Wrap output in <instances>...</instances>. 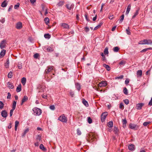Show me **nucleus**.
<instances>
[{"label": "nucleus", "instance_id": "f257e3e1", "mask_svg": "<svg viewBox=\"0 0 152 152\" xmlns=\"http://www.w3.org/2000/svg\"><path fill=\"white\" fill-rule=\"evenodd\" d=\"M33 114L35 115H39L42 113L41 110L37 107H34L32 109Z\"/></svg>", "mask_w": 152, "mask_h": 152}, {"label": "nucleus", "instance_id": "f03ea898", "mask_svg": "<svg viewBox=\"0 0 152 152\" xmlns=\"http://www.w3.org/2000/svg\"><path fill=\"white\" fill-rule=\"evenodd\" d=\"M140 45H152V41L151 39H144L139 42Z\"/></svg>", "mask_w": 152, "mask_h": 152}, {"label": "nucleus", "instance_id": "7ed1b4c3", "mask_svg": "<svg viewBox=\"0 0 152 152\" xmlns=\"http://www.w3.org/2000/svg\"><path fill=\"white\" fill-rule=\"evenodd\" d=\"M58 120L63 122L66 123L67 121V119L64 116V115H62L59 117Z\"/></svg>", "mask_w": 152, "mask_h": 152}, {"label": "nucleus", "instance_id": "20e7f679", "mask_svg": "<svg viewBox=\"0 0 152 152\" xmlns=\"http://www.w3.org/2000/svg\"><path fill=\"white\" fill-rule=\"evenodd\" d=\"M16 102L15 101H14L12 104V109L10 110V117L12 115L13 111L16 108Z\"/></svg>", "mask_w": 152, "mask_h": 152}, {"label": "nucleus", "instance_id": "39448f33", "mask_svg": "<svg viewBox=\"0 0 152 152\" xmlns=\"http://www.w3.org/2000/svg\"><path fill=\"white\" fill-rule=\"evenodd\" d=\"M7 44L6 41L5 40H4L1 41L0 43V47L1 49L4 48L6 46Z\"/></svg>", "mask_w": 152, "mask_h": 152}, {"label": "nucleus", "instance_id": "423d86ee", "mask_svg": "<svg viewBox=\"0 0 152 152\" xmlns=\"http://www.w3.org/2000/svg\"><path fill=\"white\" fill-rule=\"evenodd\" d=\"M107 115V112H104L102 113L101 116V120L102 122H104Z\"/></svg>", "mask_w": 152, "mask_h": 152}, {"label": "nucleus", "instance_id": "0eeeda50", "mask_svg": "<svg viewBox=\"0 0 152 152\" xmlns=\"http://www.w3.org/2000/svg\"><path fill=\"white\" fill-rule=\"evenodd\" d=\"M61 26L64 28L69 29V26L65 23H62L60 24Z\"/></svg>", "mask_w": 152, "mask_h": 152}, {"label": "nucleus", "instance_id": "6e6552de", "mask_svg": "<svg viewBox=\"0 0 152 152\" xmlns=\"http://www.w3.org/2000/svg\"><path fill=\"white\" fill-rule=\"evenodd\" d=\"M107 85V82L106 81H103L99 83L98 86L99 87H102L105 86Z\"/></svg>", "mask_w": 152, "mask_h": 152}, {"label": "nucleus", "instance_id": "1a4fd4ad", "mask_svg": "<svg viewBox=\"0 0 152 152\" xmlns=\"http://www.w3.org/2000/svg\"><path fill=\"white\" fill-rule=\"evenodd\" d=\"M22 27V23L21 22H18L16 24V28L18 29H20Z\"/></svg>", "mask_w": 152, "mask_h": 152}, {"label": "nucleus", "instance_id": "9d476101", "mask_svg": "<svg viewBox=\"0 0 152 152\" xmlns=\"http://www.w3.org/2000/svg\"><path fill=\"white\" fill-rule=\"evenodd\" d=\"M1 114L2 117L4 118H6L7 115V112L5 110L2 111Z\"/></svg>", "mask_w": 152, "mask_h": 152}, {"label": "nucleus", "instance_id": "9b49d317", "mask_svg": "<svg viewBox=\"0 0 152 152\" xmlns=\"http://www.w3.org/2000/svg\"><path fill=\"white\" fill-rule=\"evenodd\" d=\"M144 105L143 103H138L136 104V108L137 110H140L141 109L142 106Z\"/></svg>", "mask_w": 152, "mask_h": 152}, {"label": "nucleus", "instance_id": "f8f14e48", "mask_svg": "<svg viewBox=\"0 0 152 152\" xmlns=\"http://www.w3.org/2000/svg\"><path fill=\"white\" fill-rule=\"evenodd\" d=\"M128 148L130 150L134 151L135 149L134 145L133 144H131L128 146Z\"/></svg>", "mask_w": 152, "mask_h": 152}, {"label": "nucleus", "instance_id": "ddd939ff", "mask_svg": "<svg viewBox=\"0 0 152 152\" xmlns=\"http://www.w3.org/2000/svg\"><path fill=\"white\" fill-rule=\"evenodd\" d=\"M29 130V129L28 128H26L24 130L22 134V137H23L25 136L26 133H27Z\"/></svg>", "mask_w": 152, "mask_h": 152}, {"label": "nucleus", "instance_id": "4468645a", "mask_svg": "<svg viewBox=\"0 0 152 152\" xmlns=\"http://www.w3.org/2000/svg\"><path fill=\"white\" fill-rule=\"evenodd\" d=\"M6 53V50L4 49H3L1 50L0 53V57H3L5 55Z\"/></svg>", "mask_w": 152, "mask_h": 152}, {"label": "nucleus", "instance_id": "2eb2a0df", "mask_svg": "<svg viewBox=\"0 0 152 152\" xmlns=\"http://www.w3.org/2000/svg\"><path fill=\"white\" fill-rule=\"evenodd\" d=\"M66 8L69 10H71L72 8H73L74 6V4H72L70 5H69V4H66Z\"/></svg>", "mask_w": 152, "mask_h": 152}, {"label": "nucleus", "instance_id": "dca6fc26", "mask_svg": "<svg viewBox=\"0 0 152 152\" xmlns=\"http://www.w3.org/2000/svg\"><path fill=\"white\" fill-rule=\"evenodd\" d=\"M142 71L141 70H139L137 71V77H141L142 75Z\"/></svg>", "mask_w": 152, "mask_h": 152}, {"label": "nucleus", "instance_id": "f3484780", "mask_svg": "<svg viewBox=\"0 0 152 152\" xmlns=\"http://www.w3.org/2000/svg\"><path fill=\"white\" fill-rule=\"evenodd\" d=\"M7 86L10 88L13 89L14 88V86L10 82H8L7 83Z\"/></svg>", "mask_w": 152, "mask_h": 152}, {"label": "nucleus", "instance_id": "a211bd4d", "mask_svg": "<svg viewBox=\"0 0 152 152\" xmlns=\"http://www.w3.org/2000/svg\"><path fill=\"white\" fill-rule=\"evenodd\" d=\"M131 7V5L130 4H129L128 5L126 11V15H128L129 14L130 10Z\"/></svg>", "mask_w": 152, "mask_h": 152}, {"label": "nucleus", "instance_id": "6ab92c4d", "mask_svg": "<svg viewBox=\"0 0 152 152\" xmlns=\"http://www.w3.org/2000/svg\"><path fill=\"white\" fill-rule=\"evenodd\" d=\"M28 98L27 96H24L22 100V102L21 103V104L22 105L24 102H26L28 100Z\"/></svg>", "mask_w": 152, "mask_h": 152}, {"label": "nucleus", "instance_id": "aec40b11", "mask_svg": "<svg viewBox=\"0 0 152 152\" xmlns=\"http://www.w3.org/2000/svg\"><path fill=\"white\" fill-rule=\"evenodd\" d=\"M44 21L47 25H49V19L48 18L46 17L44 19Z\"/></svg>", "mask_w": 152, "mask_h": 152}, {"label": "nucleus", "instance_id": "412c9836", "mask_svg": "<svg viewBox=\"0 0 152 152\" xmlns=\"http://www.w3.org/2000/svg\"><path fill=\"white\" fill-rule=\"evenodd\" d=\"M103 66L108 71H109L110 70V68L108 65H106L105 64H103Z\"/></svg>", "mask_w": 152, "mask_h": 152}, {"label": "nucleus", "instance_id": "4be33fe9", "mask_svg": "<svg viewBox=\"0 0 152 152\" xmlns=\"http://www.w3.org/2000/svg\"><path fill=\"white\" fill-rule=\"evenodd\" d=\"M21 82L23 85H24L26 82V79L25 77H23L21 79Z\"/></svg>", "mask_w": 152, "mask_h": 152}, {"label": "nucleus", "instance_id": "5701e85b", "mask_svg": "<svg viewBox=\"0 0 152 152\" xmlns=\"http://www.w3.org/2000/svg\"><path fill=\"white\" fill-rule=\"evenodd\" d=\"M16 91L17 92H19L21 91V85L20 84L17 87Z\"/></svg>", "mask_w": 152, "mask_h": 152}, {"label": "nucleus", "instance_id": "b1692460", "mask_svg": "<svg viewBox=\"0 0 152 152\" xmlns=\"http://www.w3.org/2000/svg\"><path fill=\"white\" fill-rule=\"evenodd\" d=\"M9 61L8 59H7L6 63L5 64V66L6 68H8L9 66Z\"/></svg>", "mask_w": 152, "mask_h": 152}, {"label": "nucleus", "instance_id": "393cba45", "mask_svg": "<svg viewBox=\"0 0 152 152\" xmlns=\"http://www.w3.org/2000/svg\"><path fill=\"white\" fill-rule=\"evenodd\" d=\"M53 69V67L51 66L48 68L47 71L46 70V73H48L50 72Z\"/></svg>", "mask_w": 152, "mask_h": 152}, {"label": "nucleus", "instance_id": "a878e982", "mask_svg": "<svg viewBox=\"0 0 152 152\" xmlns=\"http://www.w3.org/2000/svg\"><path fill=\"white\" fill-rule=\"evenodd\" d=\"M83 103L84 104L86 107H88V103L87 101L84 99H83Z\"/></svg>", "mask_w": 152, "mask_h": 152}, {"label": "nucleus", "instance_id": "bb28decb", "mask_svg": "<svg viewBox=\"0 0 152 152\" xmlns=\"http://www.w3.org/2000/svg\"><path fill=\"white\" fill-rule=\"evenodd\" d=\"M40 148L43 151H46V149L45 148L42 144H41L39 146Z\"/></svg>", "mask_w": 152, "mask_h": 152}, {"label": "nucleus", "instance_id": "cd10ccee", "mask_svg": "<svg viewBox=\"0 0 152 152\" xmlns=\"http://www.w3.org/2000/svg\"><path fill=\"white\" fill-rule=\"evenodd\" d=\"M136 127V125L134 124H130L129 125L130 128L132 129H133L135 128Z\"/></svg>", "mask_w": 152, "mask_h": 152}, {"label": "nucleus", "instance_id": "c85d7f7f", "mask_svg": "<svg viewBox=\"0 0 152 152\" xmlns=\"http://www.w3.org/2000/svg\"><path fill=\"white\" fill-rule=\"evenodd\" d=\"M107 126L108 127H112L113 126V121H111L109 122L107 124Z\"/></svg>", "mask_w": 152, "mask_h": 152}, {"label": "nucleus", "instance_id": "c756f323", "mask_svg": "<svg viewBox=\"0 0 152 152\" xmlns=\"http://www.w3.org/2000/svg\"><path fill=\"white\" fill-rule=\"evenodd\" d=\"M75 86L77 90L79 91L80 89V86L79 84L77 83L75 84Z\"/></svg>", "mask_w": 152, "mask_h": 152}, {"label": "nucleus", "instance_id": "7c9ffc66", "mask_svg": "<svg viewBox=\"0 0 152 152\" xmlns=\"http://www.w3.org/2000/svg\"><path fill=\"white\" fill-rule=\"evenodd\" d=\"M104 54L105 55H107L109 53V52L108 51V48L107 47L106 48L104 51Z\"/></svg>", "mask_w": 152, "mask_h": 152}, {"label": "nucleus", "instance_id": "2f4dec72", "mask_svg": "<svg viewBox=\"0 0 152 152\" xmlns=\"http://www.w3.org/2000/svg\"><path fill=\"white\" fill-rule=\"evenodd\" d=\"M119 48L118 47H115L113 48V51L115 52H117L118 51Z\"/></svg>", "mask_w": 152, "mask_h": 152}, {"label": "nucleus", "instance_id": "473e14b6", "mask_svg": "<svg viewBox=\"0 0 152 152\" xmlns=\"http://www.w3.org/2000/svg\"><path fill=\"white\" fill-rule=\"evenodd\" d=\"M123 91L124 93L126 94V95H127L128 94V90L127 89V88H124V90H123Z\"/></svg>", "mask_w": 152, "mask_h": 152}, {"label": "nucleus", "instance_id": "72a5a7b5", "mask_svg": "<svg viewBox=\"0 0 152 152\" xmlns=\"http://www.w3.org/2000/svg\"><path fill=\"white\" fill-rule=\"evenodd\" d=\"M7 3L5 1H4L2 3L1 6L3 7H4L7 6Z\"/></svg>", "mask_w": 152, "mask_h": 152}, {"label": "nucleus", "instance_id": "f704fd0d", "mask_svg": "<svg viewBox=\"0 0 152 152\" xmlns=\"http://www.w3.org/2000/svg\"><path fill=\"white\" fill-rule=\"evenodd\" d=\"M44 37L45 38L49 39L50 38V36L49 34H47L44 35Z\"/></svg>", "mask_w": 152, "mask_h": 152}, {"label": "nucleus", "instance_id": "c9c22d12", "mask_svg": "<svg viewBox=\"0 0 152 152\" xmlns=\"http://www.w3.org/2000/svg\"><path fill=\"white\" fill-rule=\"evenodd\" d=\"M47 51L49 52H52L53 50V48L50 47H49L47 48Z\"/></svg>", "mask_w": 152, "mask_h": 152}, {"label": "nucleus", "instance_id": "e433bc0d", "mask_svg": "<svg viewBox=\"0 0 152 152\" xmlns=\"http://www.w3.org/2000/svg\"><path fill=\"white\" fill-rule=\"evenodd\" d=\"M122 122L123 124V126L124 127L126 126V124L127 123V121L126 119H123L122 120Z\"/></svg>", "mask_w": 152, "mask_h": 152}, {"label": "nucleus", "instance_id": "4c0bfd02", "mask_svg": "<svg viewBox=\"0 0 152 152\" xmlns=\"http://www.w3.org/2000/svg\"><path fill=\"white\" fill-rule=\"evenodd\" d=\"M138 12H139L138 10H137L134 13V15H133V16L132 17L133 18H135V17L138 14Z\"/></svg>", "mask_w": 152, "mask_h": 152}, {"label": "nucleus", "instance_id": "58836bf2", "mask_svg": "<svg viewBox=\"0 0 152 152\" xmlns=\"http://www.w3.org/2000/svg\"><path fill=\"white\" fill-rule=\"evenodd\" d=\"M12 76V73L11 72L8 73V77L9 78H11Z\"/></svg>", "mask_w": 152, "mask_h": 152}, {"label": "nucleus", "instance_id": "ea45409f", "mask_svg": "<svg viewBox=\"0 0 152 152\" xmlns=\"http://www.w3.org/2000/svg\"><path fill=\"white\" fill-rule=\"evenodd\" d=\"M87 121L88 123L90 124L92 123V120L89 117H88Z\"/></svg>", "mask_w": 152, "mask_h": 152}, {"label": "nucleus", "instance_id": "a19ab883", "mask_svg": "<svg viewBox=\"0 0 152 152\" xmlns=\"http://www.w3.org/2000/svg\"><path fill=\"white\" fill-rule=\"evenodd\" d=\"M124 15H122L121 17V19L120 20V23H121L122 22L123 20H124Z\"/></svg>", "mask_w": 152, "mask_h": 152}, {"label": "nucleus", "instance_id": "79ce46f5", "mask_svg": "<svg viewBox=\"0 0 152 152\" xmlns=\"http://www.w3.org/2000/svg\"><path fill=\"white\" fill-rule=\"evenodd\" d=\"M4 104L1 101H0V109H2L3 108Z\"/></svg>", "mask_w": 152, "mask_h": 152}, {"label": "nucleus", "instance_id": "37998d69", "mask_svg": "<svg viewBox=\"0 0 152 152\" xmlns=\"http://www.w3.org/2000/svg\"><path fill=\"white\" fill-rule=\"evenodd\" d=\"M102 25V24H99L98 25H97L94 28V30H96L99 27H100Z\"/></svg>", "mask_w": 152, "mask_h": 152}, {"label": "nucleus", "instance_id": "c03bdc74", "mask_svg": "<svg viewBox=\"0 0 152 152\" xmlns=\"http://www.w3.org/2000/svg\"><path fill=\"white\" fill-rule=\"evenodd\" d=\"M64 3L63 1H60L59 3H58L57 5L58 6H61L63 5Z\"/></svg>", "mask_w": 152, "mask_h": 152}, {"label": "nucleus", "instance_id": "a18cd8bd", "mask_svg": "<svg viewBox=\"0 0 152 152\" xmlns=\"http://www.w3.org/2000/svg\"><path fill=\"white\" fill-rule=\"evenodd\" d=\"M18 66L19 69H21L22 68V64L21 63H19Z\"/></svg>", "mask_w": 152, "mask_h": 152}, {"label": "nucleus", "instance_id": "49530a36", "mask_svg": "<svg viewBox=\"0 0 152 152\" xmlns=\"http://www.w3.org/2000/svg\"><path fill=\"white\" fill-rule=\"evenodd\" d=\"M125 63V62L124 61H122L119 63V64L121 65H124Z\"/></svg>", "mask_w": 152, "mask_h": 152}, {"label": "nucleus", "instance_id": "de8ad7c7", "mask_svg": "<svg viewBox=\"0 0 152 152\" xmlns=\"http://www.w3.org/2000/svg\"><path fill=\"white\" fill-rule=\"evenodd\" d=\"M124 108V106L123 104L122 103H121L119 105V108L121 109H123Z\"/></svg>", "mask_w": 152, "mask_h": 152}, {"label": "nucleus", "instance_id": "09e8293b", "mask_svg": "<svg viewBox=\"0 0 152 152\" xmlns=\"http://www.w3.org/2000/svg\"><path fill=\"white\" fill-rule=\"evenodd\" d=\"M20 5V4L19 3H17V4L16 5H15L14 6V8L15 9H18V8L19 7V6Z\"/></svg>", "mask_w": 152, "mask_h": 152}, {"label": "nucleus", "instance_id": "8fccbe9b", "mask_svg": "<svg viewBox=\"0 0 152 152\" xmlns=\"http://www.w3.org/2000/svg\"><path fill=\"white\" fill-rule=\"evenodd\" d=\"M124 77V76L123 75H121L119 77H116L115 78V79H122Z\"/></svg>", "mask_w": 152, "mask_h": 152}, {"label": "nucleus", "instance_id": "3c124183", "mask_svg": "<svg viewBox=\"0 0 152 152\" xmlns=\"http://www.w3.org/2000/svg\"><path fill=\"white\" fill-rule=\"evenodd\" d=\"M150 123V122H145L143 123V125L144 126H146Z\"/></svg>", "mask_w": 152, "mask_h": 152}, {"label": "nucleus", "instance_id": "603ef678", "mask_svg": "<svg viewBox=\"0 0 152 152\" xmlns=\"http://www.w3.org/2000/svg\"><path fill=\"white\" fill-rule=\"evenodd\" d=\"M101 55L102 57L103 60H105V56L104 55V53H101Z\"/></svg>", "mask_w": 152, "mask_h": 152}, {"label": "nucleus", "instance_id": "864d4df0", "mask_svg": "<svg viewBox=\"0 0 152 152\" xmlns=\"http://www.w3.org/2000/svg\"><path fill=\"white\" fill-rule=\"evenodd\" d=\"M77 134L78 135H79L81 134V132L79 129H77Z\"/></svg>", "mask_w": 152, "mask_h": 152}, {"label": "nucleus", "instance_id": "5fc2aeb1", "mask_svg": "<svg viewBox=\"0 0 152 152\" xmlns=\"http://www.w3.org/2000/svg\"><path fill=\"white\" fill-rule=\"evenodd\" d=\"M124 102L126 104H128L129 103V100L127 99H126L124 100Z\"/></svg>", "mask_w": 152, "mask_h": 152}, {"label": "nucleus", "instance_id": "6e6d98bb", "mask_svg": "<svg viewBox=\"0 0 152 152\" xmlns=\"http://www.w3.org/2000/svg\"><path fill=\"white\" fill-rule=\"evenodd\" d=\"M19 124V122L18 121H15V126L17 127L18 126Z\"/></svg>", "mask_w": 152, "mask_h": 152}, {"label": "nucleus", "instance_id": "4d7b16f0", "mask_svg": "<svg viewBox=\"0 0 152 152\" xmlns=\"http://www.w3.org/2000/svg\"><path fill=\"white\" fill-rule=\"evenodd\" d=\"M50 109L52 110H54L55 109V107L54 105H51L50 107Z\"/></svg>", "mask_w": 152, "mask_h": 152}, {"label": "nucleus", "instance_id": "13d9d810", "mask_svg": "<svg viewBox=\"0 0 152 152\" xmlns=\"http://www.w3.org/2000/svg\"><path fill=\"white\" fill-rule=\"evenodd\" d=\"M7 99H10L11 98V95L10 93L8 92L7 94Z\"/></svg>", "mask_w": 152, "mask_h": 152}, {"label": "nucleus", "instance_id": "bf43d9fd", "mask_svg": "<svg viewBox=\"0 0 152 152\" xmlns=\"http://www.w3.org/2000/svg\"><path fill=\"white\" fill-rule=\"evenodd\" d=\"M39 56V55L38 53H36L35 54L34 56V58H38V57Z\"/></svg>", "mask_w": 152, "mask_h": 152}, {"label": "nucleus", "instance_id": "052dcab7", "mask_svg": "<svg viewBox=\"0 0 152 152\" xmlns=\"http://www.w3.org/2000/svg\"><path fill=\"white\" fill-rule=\"evenodd\" d=\"M148 51V50L147 49V48H145L144 49H143L142 50H141L140 52L141 53H144V52H146V51Z\"/></svg>", "mask_w": 152, "mask_h": 152}, {"label": "nucleus", "instance_id": "680f3d73", "mask_svg": "<svg viewBox=\"0 0 152 152\" xmlns=\"http://www.w3.org/2000/svg\"><path fill=\"white\" fill-rule=\"evenodd\" d=\"M85 31L86 32H88L89 31V29L87 27H85Z\"/></svg>", "mask_w": 152, "mask_h": 152}, {"label": "nucleus", "instance_id": "e2e57ef3", "mask_svg": "<svg viewBox=\"0 0 152 152\" xmlns=\"http://www.w3.org/2000/svg\"><path fill=\"white\" fill-rule=\"evenodd\" d=\"M148 105L150 106L152 105V97L151 98V99L148 103Z\"/></svg>", "mask_w": 152, "mask_h": 152}, {"label": "nucleus", "instance_id": "0e129e2a", "mask_svg": "<svg viewBox=\"0 0 152 152\" xmlns=\"http://www.w3.org/2000/svg\"><path fill=\"white\" fill-rule=\"evenodd\" d=\"M126 33L128 35H130L131 34L130 32L128 29L126 30Z\"/></svg>", "mask_w": 152, "mask_h": 152}, {"label": "nucleus", "instance_id": "69168bd1", "mask_svg": "<svg viewBox=\"0 0 152 152\" xmlns=\"http://www.w3.org/2000/svg\"><path fill=\"white\" fill-rule=\"evenodd\" d=\"M129 83V79H126L125 81V83L126 84H127Z\"/></svg>", "mask_w": 152, "mask_h": 152}, {"label": "nucleus", "instance_id": "338daca9", "mask_svg": "<svg viewBox=\"0 0 152 152\" xmlns=\"http://www.w3.org/2000/svg\"><path fill=\"white\" fill-rule=\"evenodd\" d=\"M5 20L4 18H2L0 20V22L2 23H4L5 22Z\"/></svg>", "mask_w": 152, "mask_h": 152}, {"label": "nucleus", "instance_id": "774afa93", "mask_svg": "<svg viewBox=\"0 0 152 152\" xmlns=\"http://www.w3.org/2000/svg\"><path fill=\"white\" fill-rule=\"evenodd\" d=\"M113 15H110V16H109V18L110 19V20H112V19H113Z\"/></svg>", "mask_w": 152, "mask_h": 152}]
</instances>
